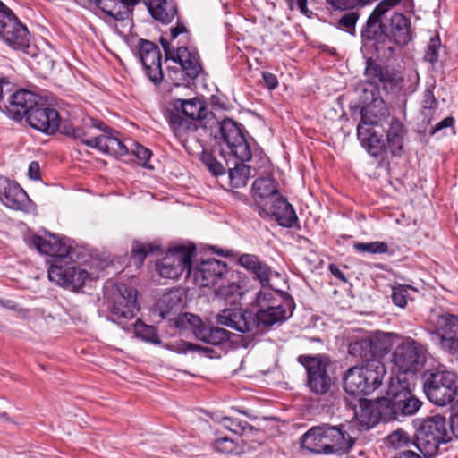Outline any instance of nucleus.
Listing matches in <instances>:
<instances>
[{
    "label": "nucleus",
    "mask_w": 458,
    "mask_h": 458,
    "mask_svg": "<svg viewBox=\"0 0 458 458\" xmlns=\"http://www.w3.org/2000/svg\"><path fill=\"white\" fill-rule=\"evenodd\" d=\"M262 77L264 83L268 89L272 90L277 87L278 80L275 74L266 72H263Z\"/></svg>",
    "instance_id": "bf43d9fd"
},
{
    "label": "nucleus",
    "mask_w": 458,
    "mask_h": 458,
    "mask_svg": "<svg viewBox=\"0 0 458 458\" xmlns=\"http://www.w3.org/2000/svg\"><path fill=\"white\" fill-rule=\"evenodd\" d=\"M195 250L194 245H179L170 249L157 264L160 276L165 278L176 279L183 271L190 273L191 258Z\"/></svg>",
    "instance_id": "f8f14e48"
},
{
    "label": "nucleus",
    "mask_w": 458,
    "mask_h": 458,
    "mask_svg": "<svg viewBox=\"0 0 458 458\" xmlns=\"http://www.w3.org/2000/svg\"><path fill=\"white\" fill-rule=\"evenodd\" d=\"M365 75L371 83L381 84L383 88L389 90H396L401 88L403 78L393 70L383 67L371 59L367 61Z\"/></svg>",
    "instance_id": "b1692460"
},
{
    "label": "nucleus",
    "mask_w": 458,
    "mask_h": 458,
    "mask_svg": "<svg viewBox=\"0 0 458 458\" xmlns=\"http://www.w3.org/2000/svg\"><path fill=\"white\" fill-rule=\"evenodd\" d=\"M200 159L213 175L218 176L225 174V168L211 153L203 151Z\"/></svg>",
    "instance_id": "603ef678"
},
{
    "label": "nucleus",
    "mask_w": 458,
    "mask_h": 458,
    "mask_svg": "<svg viewBox=\"0 0 458 458\" xmlns=\"http://www.w3.org/2000/svg\"><path fill=\"white\" fill-rule=\"evenodd\" d=\"M361 119L359 124L368 127L383 126L390 116L389 108L383 99H374L372 104L360 111Z\"/></svg>",
    "instance_id": "2f4dec72"
},
{
    "label": "nucleus",
    "mask_w": 458,
    "mask_h": 458,
    "mask_svg": "<svg viewBox=\"0 0 458 458\" xmlns=\"http://www.w3.org/2000/svg\"><path fill=\"white\" fill-rule=\"evenodd\" d=\"M28 174L30 178L33 180H38L40 177V167L39 164L36 161H33L30 164L28 169Z\"/></svg>",
    "instance_id": "0e129e2a"
},
{
    "label": "nucleus",
    "mask_w": 458,
    "mask_h": 458,
    "mask_svg": "<svg viewBox=\"0 0 458 458\" xmlns=\"http://www.w3.org/2000/svg\"><path fill=\"white\" fill-rule=\"evenodd\" d=\"M401 0H382L376 6L367 20L366 25L361 31V36L365 40H376L384 42L386 40L381 17L390 9L397 5Z\"/></svg>",
    "instance_id": "aec40b11"
},
{
    "label": "nucleus",
    "mask_w": 458,
    "mask_h": 458,
    "mask_svg": "<svg viewBox=\"0 0 458 458\" xmlns=\"http://www.w3.org/2000/svg\"><path fill=\"white\" fill-rule=\"evenodd\" d=\"M173 107L174 112L180 115L183 114L193 122L206 118L208 113L205 102L199 98L191 99L175 98L173 101Z\"/></svg>",
    "instance_id": "473e14b6"
},
{
    "label": "nucleus",
    "mask_w": 458,
    "mask_h": 458,
    "mask_svg": "<svg viewBox=\"0 0 458 458\" xmlns=\"http://www.w3.org/2000/svg\"><path fill=\"white\" fill-rule=\"evenodd\" d=\"M39 100L40 98L30 90H18L11 97L7 106L8 114L13 120L20 121L23 118L27 120L30 110L37 106Z\"/></svg>",
    "instance_id": "393cba45"
},
{
    "label": "nucleus",
    "mask_w": 458,
    "mask_h": 458,
    "mask_svg": "<svg viewBox=\"0 0 458 458\" xmlns=\"http://www.w3.org/2000/svg\"><path fill=\"white\" fill-rule=\"evenodd\" d=\"M235 164L233 168L229 169L230 185L233 188H241L247 184L250 175V168L242 164Z\"/></svg>",
    "instance_id": "37998d69"
},
{
    "label": "nucleus",
    "mask_w": 458,
    "mask_h": 458,
    "mask_svg": "<svg viewBox=\"0 0 458 458\" xmlns=\"http://www.w3.org/2000/svg\"><path fill=\"white\" fill-rule=\"evenodd\" d=\"M452 440L447 429V421L441 415H435L425 420L414 436V446L424 456H434L437 454L441 444Z\"/></svg>",
    "instance_id": "423d86ee"
},
{
    "label": "nucleus",
    "mask_w": 458,
    "mask_h": 458,
    "mask_svg": "<svg viewBox=\"0 0 458 458\" xmlns=\"http://www.w3.org/2000/svg\"><path fill=\"white\" fill-rule=\"evenodd\" d=\"M387 442L389 446L393 447L395 450H401L403 448L414 445V440H411L407 432L401 428L388 435Z\"/></svg>",
    "instance_id": "c03bdc74"
},
{
    "label": "nucleus",
    "mask_w": 458,
    "mask_h": 458,
    "mask_svg": "<svg viewBox=\"0 0 458 458\" xmlns=\"http://www.w3.org/2000/svg\"><path fill=\"white\" fill-rule=\"evenodd\" d=\"M239 290V286L235 284H229L227 285H221L215 291V293L217 298L223 299L229 303H234L238 300Z\"/></svg>",
    "instance_id": "8fccbe9b"
},
{
    "label": "nucleus",
    "mask_w": 458,
    "mask_h": 458,
    "mask_svg": "<svg viewBox=\"0 0 458 458\" xmlns=\"http://www.w3.org/2000/svg\"><path fill=\"white\" fill-rule=\"evenodd\" d=\"M228 273L225 262L216 259H208L200 261L194 269V281L200 287H211L217 283H223Z\"/></svg>",
    "instance_id": "6ab92c4d"
},
{
    "label": "nucleus",
    "mask_w": 458,
    "mask_h": 458,
    "mask_svg": "<svg viewBox=\"0 0 458 458\" xmlns=\"http://www.w3.org/2000/svg\"><path fill=\"white\" fill-rule=\"evenodd\" d=\"M216 451L223 454H240V446L233 439L223 437L216 439L213 443Z\"/></svg>",
    "instance_id": "de8ad7c7"
},
{
    "label": "nucleus",
    "mask_w": 458,
    "mask_h": 458,
    "mask_svg": "<svg viewBox=\"0 0 458 458\" xmlns=\"http://www.w3.org/2000/svg\"><path fill=\"white\" fill-rule=\"evenodd\" d=\"M348 352L359 355L364 364L352 367L344 376V389L347 394L358 398L373 393L381 385L386 374L384 363L379 360L389 352L384 345H348Z\"/></svg>",
    "instance_id": "f257e3e1"
},
{
    "label": "nucleus",
    "mask_w": 458,
    "mask_h": 458,
    "mask_svg": "<svg viewBox=\"0 0 458 458\" xmlns=\"http://www.w3.org/2000/svg\"><path fill=\"white\" fill-rule=\"evenodd\" d=\"M344 428V426L343 425L337 427L322 424L324 454L342 455L352 450L356 439Z\"/></svg>",
    "instance_id": "dca6fc26"
},
{
    "label": "nucleus",
    "mask_w": 458,
    "mask_h": 458,
    "mask_svg": "<svg viewBox=\"0 0 458 458\" xmlns=\"http://www.w3.org/2000/svg\"><path fill=\"white\" fill-rule=\"evenodd\" d=\"M315 2H319L320 0H314ZM368 0H326L327 4H328L335 10H347L352 9L360 4H363Z\"/></svg>",
    "instance_id": "5fc2aeb1"
},
{
    "label": "nucleus",
    "mask_w": 458,
    "mask_h": 458,
    "mask_svg": "<svg viewBox=\"0 0 458 458\" xmlns=\"http://www.w3.org/2000/svg\"><path fill=\"white\" fill-rule=\"evenodd\" d=\"M383 28L385 38L389 42L393 40L399 46H405L411 39V21L403 13H394Z\"/></svg>",
    "instance_id": "5701e85b"
},
{
    "label": "nucleus",
    "mask_w": 458,
    "mask_h": 458,
    "mask_svg": "<svg viewBox=\"0 0 458 458\" xmlns=\"http://www.w3.org/2000/svg\"><path fill=\"white\" fill-rule=\"evenodd\" d=\"M286 2L291 10H293L294 4H296L300 12L305 15H308L309 10L307 7V0H286Z\"/></svg>",
    "instance_id": "680f3d73"
},
{
    "label": "nucleus",
    "mask_w": 458,
    "mask_h": 458,
    "mask_svg": "<svg viewBox=\"0 0 458 458\" xmlns=\"http://www.w3.org/2000/svg\"><path fill=\"white\" fill-rule=\"evenodd\" d=\"M357 136L361 146L371 157L385 159L388 153L385 140L372 127L358 124Z\"/></svg>",
    "instance_id": "bb28decb"
},
{
    "label": "nucleus",
    "mask_w": 458,
    "mask_h": 458,
    "mask_svg": "<svg viewBox=\"0 0 458 458\" xmlns=\"http://www.w3.org/2000/svg\"><path fill=\"white\" fill-rule=\"evenodd\" d=\"M221 423L226 429L239 435L242 434L247 429H253V427L247 421L240 420L238 419H233L231 417L222 418Z\"/></svg>",
    "instance_id": "3c124183"
},
{
    "label": "nucleus",
    "mask_w": 458,
    "mask_h": 458,
    "mask_svg": "<svg viewBox=\"0 0 458 458\" xmlns=\"http://www.w3.org/2000/svg\"><path fill=\"white\" fill-rule=\"evenodd\" d=\"M271 293H259L256 302L259 307L254 315L255 327L263 325L265 327L272 326L276 323H282L292 317L295 307L293 298H284L280 303L273 301L269 303L268 296Z\"/></svg>",
    "instance_id": "9d476101"
},
{
    "label": "nucleus",
    "mask_w": 458,
    "mask_h": 458,
    "mask_svg": "<svg viewBox=\"0 0 458 458\" xmlns=\"http://www.w3.org/2000/svg\"><path fill=\"white\" fill-rule=\"evenodd\" d=\"M137 307V291L126 284H118L113 290L110 311L117 323L135 317Z\"/></svg>",
    "instance_id": "ddd939ff"
},
{
    "label": "nucleus",
    "mask_w": 458,
    "mask_h": 458,
    "mask_svg": "<svg viewBox=\"0 0 458 458\" xmlns=\"http://www.w3.org/2000/svg\"><path fill=\"white\" fill-rule=\"evenodd\" d=\"M442 342L458 344V317L449 313L440 317L439 327L434 333Z\"/></svg>",
    "instance_id": "e433bc0d"
},
{
    "label": "nucleus",
    "mask_w": 458,
    "mask_h": 458,
    "mask_svg": "<svg viewBox=\"0 0 458 458\" xmlns=\"http://www.w3.org/2000/svg\"><path fill=\"white\" fill-rule=\"evenodd\" d=\"M328 269L334 276H335L336 278H338L339 280H341L344 283L347 282V279H346L344 274L341 271V269L336 265L330 264L328 267Z\"/></svg>",
    "instance_id": "338daca9"
},
{
    "label": "nucleus",
    "mask_w": 458,
    "mask_h": 458,
    "mask_svg": "<svg viewBox=\"0 0 458 458\" xmlns=\"http://www.w3.org/2000/svg\"><path fill=\"white\" fill-rule=\"evenodd\" d=\"M353 248L358 252H368L371 254L386 253L388 250V245L384 242H356Z\"/></svg>",
    "instance_id": "09e8293b"
},
{
    "label": "nucleus",
    "mask_w": 458,
    "mask_h": 458,
    "mask_svg": "<svg viewBox=\"0 0 458 458\" xmlns=\"http://www.w3.org/2000/svg\"><path fill=\"white\" fill-rule=\"evenodd\" d=\"M152 18L163 24L178 18V7L174 0H143Z\"/></svg>",
    "instance_id": "7c9ffc66"
},
{
    "label": "nucleus",
    "mask_w": 458,
    "mask_h": 458,
    "mask_svg": "<svg viewBox=\"0 0 458 458\" xmlns=\"http://www.w3.org/2000/svg\"><path fill=\"white\" fill-rule=\"evenodd\" d=\"M99 7L106 14L115 21H124L129 18V12L117 0H89Z\"/></svg>",
    "instance_id": "ea45409f"
},
{
    "label": "nucleus",
    "mask_w": 458,
    "mask_h": 458,
    "mask_svg": "<svg viewBox=\"0 0 458 458\" xmlns=\"http://www.w3.org/2000/svg\"><path fill=\"white\" fill-rule=\"evenodd\" d=\"M297 360L306 369V386L310 392L319 396L327 394L334 385V379L327 372L331 363L329 357L300 355Z\"/></svg>",
    "instance_id": "6e6552de"
},
{
    "label": "nucleus",
    "mask_w": 458,
    "mask_h": 458,
    "mask_svg": "<svg viewBox=\"0 0 458 458\" xmlns=\"http://www.w3.org/2000/svg\"><path fill=\"white\" fill-rule=\"evenodd\" d=\"M133 330L136 337L142 341L151 344H161L157 329L154 326L146 325L141 320L137 319L133 324Z\"/></svg>",
    "instance_id": "79ce46f5"
},
{
    "label": "nucleus",
    "mask_w": 458,
    "mask_h": 458,
    "mask_svg": "<svg viewBox=\"0 0 458 458\" xmlns=\"http://www.w3.org/2000/svg\"><path fill=\"white\" fill-rule=\"evenodd\" d=\"M0 200L9 208L24 210L28 206L29 198L19 184L0 177Z\"/></svg>",
    "instance_id": "a878e982"
},
{
    "label": "nucleus",
    "mask_w": 458,
    "mask_h": 458,
    "mask_svg": "<svg viewBox=\"0 0 458 458\" xmlns=\"http://www.w3.org/2000/svg\"><path fill=\"white\" fill-rule=\"evenodd\" d=\"M59 129L62 134L103 153L123 156L128 152L126 146L114 135L117 132L100 121L89 119L82 126L64 123Z\"/></svg>",
    "instance_id": "7ed1b4c3"
},
{
    "label": "nucleus",
    "mask_w": 458,
    "mask_h": 458,
    "mask_svg": "<svg viewBox=\"0 0 458 458\" xmlns=\"http://www.w3.org/2000/svg\"><path fill=\"white\" fill-rule=\"evenodd\" d=\"M160 44L165 51V58L178 63L187 77L193 80L199 75L202 66L198 52L190 51L185 47L171 48L169 40L165 37L160 38Z\"/></svg>",
    "instance_id": "2eb2a0df"
},
{
    "label": "nucleus",
    "mask_w": 458,
    "mask_h": 458,
    "mask_svg": "<svg viewBox=\"0 0 458 458\" xmlns=\"http://www.w3.org/2000/svg\"><path fill=\"white\" fill-rule=\"evenodd\" d=\"M26 122L30 127L45 134L52 135L60 127V115L56 109L40 99L37 106L30 110Z\"/></svg>",
    "instance_id": "f3484780"
},
{
    "label": "nucleus",
    "mask_w": 458,
    "mask_h": 458,
    "mask_svg": "<svg viewBox=\"0 0 458 458\" xmlns=\"http://www.w3.org/2000/svg\"><path fill=\"white\" fill-rule=\"evenodd\" d=\"M177 327L191 330L197 339L205 344H225L231 333L217 327L206 326L199 317L191 313H183L174 318Z\"/></svg>",
    "instance_id": "9b49d317"
},
{
    "label": "nucleus",
    "mask_w": 458,
    "mask_h": 458,
    "mask_svg": "<svg viewBox=\"0 0 458 458\" xmlns=\"http://www.w3.org/2000/svg\"><path fill=\"white\" fill-rule=\"evenodd\" d=\"M441 46L440 38L438 37L432 38L428 45L425 60L432 64L437 62L438 51Z\"/></svg>",
    "instance_id": "6e6d98bb"
},
{
    "label": "nucleus",
    "mask_w": 458,
    "mask_h": 458,
    "mask_svg": "<svg viewBox=\"0 0 458 458\" xmlns=\"http://www.w3.org/2000/svg\"><path fill=\"white\" fill-rule=\"evenodd\" d=\"M159 250L160 247L158 245L136 241L131 246V259L139 268L143 264L148 254Z\"/></svg>",
    "instance_id": "a19ab883"
},
{
    "label": "nucleus",
    "mask_w": 458,
    "mask_h": 458,
    "mask_svg": "<svg viewBox=\"0 0 458 458\" xmlns=\"http://www.w3.org/2000/svg\"><path fill=\"white\" fill-rule=\"evenodd\" d=\"M216 322L241 333H247L255 327L254 314L237 308L224 309L216 315Z\"/></svg>",
    "instance_id": "412c9836"
},
{
    "label": "nucleus",
    "mask_w": 458,
    "mask_h": 458,
    "mask_svg": "<svg viewBox=\"0 0 458 458\" xmlns=\"http://www.w3.org/2000/svg\"><path fill=\"white\" fill-rule=\"evenodd\" d=\"M217 125L218 132L215 136L216 142L220 146L225 145L230 154L239 161H249L251 149L243 126L231 118L218 122Z\"/></svg>",
    "instance_id": "0eeeda50"
},
{
    "label": "nucleus",
    "mask_w": 458,
    "mask_h": 458,
    "mask_svg": "<svg viewBox=\"0 0 458 458\" xmlns=\"http://www.w3.org/2000/svg\"><path fill=\"white\" fill-rule=\"evenodd\" d=\"M400 341V336L394 333H385L379 330L373 331L360 342L355 344H394Z\"/></svg>",
    "instance_id": "a18cd8bd"
},
{
    "label": "nucleus",
    "mask_w": 458,
    "mask_h": 458,
    "mask_svg": "<svg viewBox=\"0 0 458 458\" xmlns=\"http://www.w3.org/2000/svg\"><path fill=\"white\" fill-rule=\"evenodd\" d=\"M238 264L251 273L263 287L270 284L272 269L258 256L248 253L242 254L238 259Z\"/></svg>",
    "instance_id": "c756f323"
},
{
    "label": "nucleus",
    "mask_w": 458,
    "mask_h": 458,
    "mask_svg": "<svg viewBox=\"0 0 458 458\" xmlns=\"http://www.w3.org/2000/svg\"><path fill=\"white\" fill-rule=\"evenodd\" d=\"M359 19V14L356 12L344 13L338 21L340 28L345 31L353 34L355 31V24Z\"/></svg>",
    "instance_id": "864d4df0"
},
{
    "label": "nucleus",
    "mask_w": 458,
    "mask_h": 458,
    "mask_svg": "<svg viewBox=\"0 0 458 458\" xmlns=\"http://www.w3.org/2000/svg\"><path fill=\"white\" fill-rule=\"evenodd\" d=\"M74 250L67 256L53 259L47 275L50 281L71 291H79L89 277L88 272L76 266L73 261Z\"/></svg>",
    "instance_id": "1a4fd4ad"
},
{
    "label": "nucleus",
    "mask_w": 458,
    "mask_h": 458,
    "mask_svg": "<svg viewBox=\"0 0 458 458\" xmlns=\"http://www.w3.org/2000/svg\"><path fill=\"white\" fill-rule=\"evenodd\" d=\"M187 32L186 26L183 23L177 22L175 27L170 29V39L174 40L180 34Z\"/></svg>",
    "instance_id": "e2e57ef3"
},
{
    "label": "nucleus",
    "mask_w": 458,
    "mask_h": 458,
    "mask_svg": "<svg viewBox=\"0 0 458 458\" xmlns=\"http://www.w3.org/2000/svg\"><path fill=\"white\" fill-rule=\"evenodd\" d=\"M168 350L179 354H190L194 360L197 357H206L209 359H219L223 353H226L225 345H215L216 347H208L203 345H165Z\"/></svg>",
    "instance_id": "c9c22d12"
},
{
    "label": "nucleus",
    "mask_w": 458,
    "mask_h": 458,
    "mask_svg": "<svg viewBox=\"0 0 458 458\" xmlns=\"http://www.w3.org/2000/svg\"><path fill=\"white\" fill-rule=\"evenodd\" d=\"M139 55L145 73L155 85L163 80L162 55L157 45L146 39L139 41Z\"/></svg>",
    "instance_id": "a211bd4d"
},
{
    "label": "nucleus",
    "mask_w": 458,
    "mask_h": 458,
    "mask_svg": "<svg viewBox=\"0 0 458 458\" xmlns=\"http://www.w3.org/2000/svg\"><path fill=\"white\" fill-rule=\"evenodd\" d=\"M132 150L133 155L139 159L140 164L142 166H146L148 161L151 157V151L144 146L135 143Z\"/></svg>",
    "instance_id": "13d9d810"
},
{
    "label": "nucleus",
    "mask_w": 458,
    "mask_h": 458,
    "mask_svg": "<svg viewBox=\"0 0 458 458\" xmlns=\"http://www.w3.org/2000/svg\"><path fill=\"white\" fill-rule=\"evenodd\" d=\"M278 183L271 177H260L252 184V196L259 209L278 196Z\"/></svg>",
    "instance_id": "72a5a7b5"
},
{
    "label": "nucleus",
    "mask_w": 458,
    "mask_h": 458,
    "mask_svg": "<svg viewBox=\"0 0 458 458\" xmlns=\"http://www.w3.org/2000/svg\"><path fill=\"white\" fill-rule=\"evenodd\" d=\"M0 37L13 49L37 58L41 54L30 41L27 27L21 22L14 13L0 1Z\"/></svg>",
    "instance_id": "20e7f679"
},
{
    "label": "nucleus",
    "mask_w": 458,
    "mask_h": 458,
    "mask_svg": "<svg viewBox=\"0 0 458 458\" xmlns=\"http://www.w3.org/2000/svg\"><path fill=\"white\" fill-rule=\"evenodd\" d=\"M259 213L273 217L279 225L292 227L297 220L293 206L280 194L259 209Z\"/></svg>",
    "instance_id": "4be33fe9"
},
{
    "label": "nucleus",
    "mask_w": 458,
    "mask_h": 458,
    "mask_svg": "<svg viewBox=\"0 0 458 458\" xmlns=\"http://www.w3.org/2000/svg\"><path fill=\"white\" fill-rule=\"evenodd\" d=\"M423 390L428 401L438 406L454 403L458 397L457 375L448 370L424 373Z\"/></svg>",
    "instance_id": "39448f33"
},
{
    "label": "nucleus",
    "mask_w": 458,
    "mask_h": 458,
    "mask_svg": "<svg viewBox=\"0 0 458 458\" xmlns=\"http://www.w3.org/2000/svg\"><path fill=\"white\" fill-rule=\"evenodd\" d=\"M301 445L303 448L314 454H324V435L322 425L314 426L310 428L302 437Z\"/></svg>",
    "instance_id": "58836bf2"
},
{
    "label": "nucleus",
    "mask_w": 458,
    "mask_h": 458,
    "mask_svg": "<svg viewBox=\"0 0 458 458\" xmlns=\"http://www.w3.org/2000/svg\"><path fill=\"white\" fill-rule=\"evenodd\" d=\"M454 123V117L452 116H448V117H445L444 120H442L441 122L437 123L432 131H431V134H435L437 133V131L445 129V128H448V127H452Z\"/></svg>",
    "instance_id": "052dcab7"
},
{
    "label": "nucleus",
    "mask_w": 458,
    "mask_h": 458,
    "mask_svg": "<svg viewBox=\"0 0 458 458\" xmlns=\"http://www.w3.org/2000/svg\"><path fill=\"white\" fill-rule=\"evenodd\" d=\"M421 405L407 377L397 375L389 378L385 395L370 403L369 412L375 420L389 422L413 416Z\"/></svg>",
    "instance_id": "f03ea898"
},
{
    "label": "nucleus",
    "mask_w": 458,
    "mask_h": 458,
    "mask_svg": "<svg viewBox=\"0 0 458 458\" xmlns=\"http://www.w3.org/2000/svg\"><path fill=\"white\" fill-rule=\"evenodd\" d=\"M407 290L402 285L394 286L392 289V300L395 305L403 308L407 304Z\"/></svg>",
    "instance_id": "4d7b16f0"
},
{
    "label": "nucleus",
    "mask_w": 458,
    "mask_h": 458,
    "mask_svg": "<svg viewBox=\"0 0 458 458\" xmlns=\"http://www.w3.org/2000/svg\"><path fill=\"white\" fill-rule=\"evenodd\" d=\"M438 105L437 99L435 98L432 89H426L423 94L421 114L428 123H430L431 116Z\"/></svg>",
    "instance_id": "49530a36"
},
{
    "label": "nucleus",
    "mask_w": 458,
    "mask_h": 458,
    "mask_svg": "<svg viewBox=\"0 0 458 458\" xmlns=\"http://www.w3.org/2000/svg\"><path fill=\"white\" fill-rule=\"evenodd\" d=\"M447 425L449 426L452 435L458 438V411L451 415Z\"/></svg>",
    "instance_id": "69168bd1"
},
{
    "label": "nucleus",
    "mask_w": 458,
    "mask_h": 458,
    "mask_svg": "<svg viewBox=\"0 0 458 458\" xmlns=\"http://www.w3.org/2000/svg\"><path fill=\"white\" fill-rule=\"evenodd\" d=\"M182 293L178 290H170L164 293L160 300L157 301V308L159 310L160 317L165 318L173 311H177L182 308Z\"/></svg>",
    "instance_id": "4c0bfd02"
},
{
    "label": "nucleus",
    "mask_w": 458,
    "mask_h": 458,
    "mask_svg": "<svg viewBox=\"0 0 458 458\" xmlns=\"http://www.w3.org/2000/svg\"><path fill=\"white\" fill-rule=\"evenodd\" d=\"M426 350L424 345H397L392 355V361L400 374L406 377V374H416L420 371L426 362Z\"/></svg>",
    "instance_id": "4468645a"
},
{
    "label": "nucleus",
    "mask_w": 458,
    "mask_h": 458,
    "mask_svg": "<svg viewBox=\"0 0 458 458\" xmlns=\"http://www.w3.org/2000/svg\"><path fill=\"white\" fill-rule=\"evenodd\" d=\"M167 120L174 136L184 148H187L189 139L191 136L194 138L193 134L198 129L197 124L193 121L182 118L179 114L174 111L168 112Z\"/></svg>",
    "instance_id": "f704fd0d"
},
{
    "label": "nucleus",
    "mask_w": 458,
    "mask_h": 458,
    "mask_svg": "<svg viewBox=\"0 0 458 458\" xmlns=\"http://www.w3.org/2000/svg\"><path fill=\"white\" fill-rule=\"evenodd\" d=\"M407 129L396 117H392L386 129V145L388 152L393 157H401L404 153V139L407 136Z\"/></svg>",
    "instance_id": "c85d7f7f"
},
{
    "label": "nucleus",
    "mask_w": 458,
    "mask_h": 458,
    "mask_svg": "<svg viewBox=\"0 0 458 458\" xmlns=\"http://www.w3.org/2000/svg\"><path fill=\"white\" fill-rule=\"evenodd\" d=\"M30 242L39 253L51 256L54 259L67 256V254H70V252L73 250L55 234H47L45 236L34 235L31 237Z\"/></svg>",
    "instance_id": "cd10ccee"
},
{
    "label": "nucleus",
    "mask_w": 458,
    "mask_h": 458,
    "mask_svg": "<svg viewBox=\"0 0 458 458\" xmlns=\"http://www.w3.org/2000/svg\"><path fill=\"white\" fill-rule=\"evenodd\" d=\"M391 458H421L418 454L411 450H401Z\"/></svg>",
    "instance_id": "774afa93"
}]
</instances>
